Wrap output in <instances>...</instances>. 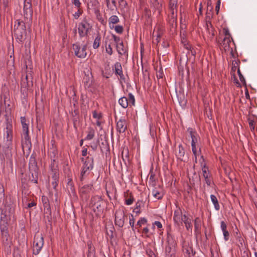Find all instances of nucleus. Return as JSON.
<instances>
[{"mask_svg": "<svg viewBox=\"0 0 257 257\" xmlns=\"http://www.w3.org/2000/svg\"><path fill=\"white\" fill-rule=\"evenodd\" d=\"M134 199L133 196L131 195L130 198L125 199V203L127 205H131L134 202Z\"/></svg>", "mask_w": 257, "mask_h": 257, "instance_id": "obj_62", "label": "nucleus"}, {"mask_svg": "<svg viewBox=\"0 0 257 257\" xmlns=\"http://www.w3.org/2000/svg\"><path fill=\"white\" fill-rule=\"evenodd\" d=\"M100 148L102 153L109 152V146L107 141L105 140L100 145Z\"/></svg>", "mask_w": 257, "mask_h": 257, "instance_id": "obj_40", "label": "nucleus"}, {"mask_svg": "<svg viewBox=\"0 0 257 257\" xmlns=\"http://www.w3.org/2000/svg\"><path fill=\"white\" fill-rule=\"evenodd\" d=\"M89 205L96 215L100 216L103 213L105 202L101 196L96 195L91 197Z\"/></svg>", "mask_w": 257, "mask_h": 257, "instance_id": "obj_3", "label": "nucleus"}, {"mask_svg": "<svg viewBox=\"0 0 257 257\" xmlns=\"http://www.w3.org/2000/svg\"><path fill=\"white\" fill-rule=\"evenodd\" d=\"M237 74L238 75V76L239 77V79L240 80V81L242 83L243 85H244L245 86H246V82H245V80L243 77V76L242 75V74H241L240 71V69H239V68H238V70H237Z\"/></svg>", "mask_w": 257, "mask_h": 257, "instance_id": "obj_56", "label": "nucleus"}, {"mask_svg": "<svg viewBox=\"0 0 257 257\" xmlns=\"http://www.w3.org/2000/svg\"><path fill=\"white\" fill-rule=\"evenodd\" d=\"M182 247V250L185 257H194L195 251L193 250L192 246L189 244H184Z\"/></svg>", "mask_w": 257, "mask_h": 257, "instance_id": "obj_18", "label": "nucleus"}, {"mask_svg": "<svg viewBox=\"0 0 257 257\" xmlns=\"http://www.w3.org/2000/svg\"><path fill=\"white\" fill-rule=\"evenodd\" d=\"M64 173L66 178H70V177H73V172L70 167H69L68 166L64 167Z\"/></svg>", "mask_w": 257, "mask_h": 257, "instance_id": "obj_47", "label": "nucleus"}, {"mask_svg": "<svg viewBox=\"0 0 257 257\" xmlns=\"http://www.w3.org/2000/svg\"><path fill=\"white\" fill-rule=\"evenodd\" d=\"M118 103L123 108H126L129 106L128 98L125 96L119 99Z\"/></svg>", "mask_w": 257, "mask_h": 257, "instance_id": "obj_37", "label": "nucleus"}, {"mask_svg": "<svg viewBox=\"0 0 257 257\" xmlns=\"http://www.w3.org/2000/svg\"><path fill=\"white\" fill-rule=\"evenodd\" d=\"M105 47H106V52L110 55H112V53H113V51H112V49L111 47V45L110 44H108V46L105 45Z\"/></svg>", "mask_w": 257, "mask_h": 257, "instance_id": "obj_64", "label": "nucleus"}, {"mask_svg": "<svg viewBox=\"0 0 257 257\" xmlns=\"http://www.w3.org/2000/svg\"><path fill=\"white\" fill-rule=\"evenodd\" d=\"M152 195L157 199H161L163 197V194L160 191L158 190L156 188L152 190Z\"/></svg>", "mask_w": 257, "mask_h": 257, "instance_id": "obj_43", "label": "nucleus"}, {"mask_svg": "<svg viewBox=\"0 0 257 257\" xmlns=\"http://www.w3.org/2000/svg\"><path fill=\"white\" fill-rule=\"evenodd\" d=\"M7 96L6 94H4V104L6 106V110H5V111H6V114L5 115V116L6 117V120H8V118H9V114H10L11 112V108H9V107L10 106V104H8L7 105V103H6V101H7Z\"/></svg>", "mask_w": 257, "mask_h": 257, "instance_id": "obj_41", "label": "nucleus"}, {"mask_svg": "<svg viewBox=\"0 0 257 257\" xmlns=\"http://www.w3.org/2000/svg\"><path fill=\"white\" fill-rule=\"evenodd\" d=\"M7 126L6 128V137H5L6 139L12 140H13V125L12 124L7 120Z\"/></svg>", "mask_w": 257, "mask_h": 257, "instance_id": "obj_25", "label": "nucleus"}, {"mask_svg": "<svg viewBox=\"0 0 257 257\" xmlns=\"http://www.w3.org/2000/svg\"><path fill=\"white\" fill-rule=\"evenodd\" d=\"M95 135V131L94 130L92 127H89L88 128V134L86 138H85V140H92Z\"/></svg>", "mask_w": 257, "mask_h": 257, "instance_id": "obj_45", "label": "nucleus"}, {"mask_svg": "<svg viewBox=\"0 0 257 257\" xmlns=\"http://www.w3.org/2000/svg\"><path fill=\"white\" fill-rule=\"evenodd\" d=\"M178 0H170L169 7L170 12H176L177 13V6H178Z\"/></svg>", "mask_w": 257, "mask_h": 257, "instance_id": "obj_36", "label": "nucleus"}, {"mask_svg": "<svg viewBox=\"0 0 257 257\" xmlns=\"http://www.w3.org/2000/svg\"><path fill=\"white\" fill-rule=\"evenodd\" d=\"M24 16L25 22L17 20L15 22L13 33L18 43L22 44L26 39V23L31 22L33 19V9L30 0H25L24 4Z\"/></svg>", "mask_w": 257, "mask_h": 257, "instance_id": "obj_1", "label": "nucleus"}, {"mask_svg": "<svg viewBox=\"0 0 257 257\" xmlns=\"http://www.w3.org/2000/svg\"><path fill=\"white\" fill-rule=\"evenodd\" d=\"M190 137L191 138V146L197 145L198 147H201L199 145L198 141L200 140V138L197 133L192 128H188L187 130Z\"/></svg>", "mask_w": 257, "mask_h": 257, "instance_id": "obj_15", "label": "nucleus"}, {"mask_svg": "<svg viewBox=\"0 0 257 257\" xmlns=\"http://www.w3.org/2000/svg\"><path fill=\"white\" fill-rule=\"evenodd\" d=\"M182 222L184 223L187 230L191 232L192 230L191 219L186 214H183V216H182L181 223L182 224Z\"/></svg>", "mask_w": 257, "mask_h": 257, "instance_id": "obj_19", "label": "nucleus"}, {"mask_svg": "<svg viewBox=\"0 0 257 257\" xmlns=\"http://www.w3.org/2000/svg\"><path fill=\"white\" fill-rule=\"evenodd\" d=\"M114 73L116 76H119L120 79L125 80V77L123 74L122 66L119 62H116L114 65Z\"/></svg>", "mask_w": 257, "mask_h": 257, "instance_id": "obj_20", "label": "nucleus"}, {"mask_svg": "<svg viewBox=\"0 0 257 257\" xmlns=\"http://www.w3.org/2000/svg\"><path fill=\"white\" fill-rule=\"evenodd\" d=\"M93 188L92 184L84 185L80 187L79 191L81 197L83 199L87 200L89 197V194L92 190Z\"/></svg>", "mask_w": 257, "mask_h": 257, "instance_id": "obj_11", "label": "nucleus"}, {"mask_svg": "<svg viewBox=\"0 0 257 257\" xmlns=\"http://www.w3.org/2000/svg\"><path fill=\"white\" fill-rule=\"evenodd\" d=\"M0 230L1 231H8V222H1Z\"/></svg>", "mask_w": 257, "mask_h": 257, "instance_id": "obj_57", "label": "nucleus"}, {"mask_svg": "<svg viewBox=\"0 0 257 257\" xmlns=\"http://www.w3.org/2000/svg\"><path fill=\"white\" fill-rule=\"evenodd\" d=\"M167 22L170 31L172 34L176 33L177 28V13L170 12L168 16Z\"/></svg>", "mask_w": 257, "mask_h": 257, "instance_id": "obj_8", "label": "nucleus"}, {"mask_svg": "<svg viewBox=\"0 0 257 257\" xmlns=\"http://www.w3.org/2000/svg\"><path fill=\"white\" fill-rule=\"evenodd\" d=\"M36 154L33 153L31 155L29 162V171L31 174L30 180L34 183H38V175L40 172V169L38 166L36 160Z\"/></svg>", "mask_w": 257, "mask_h": 257, "instance_id": "obj_2", "label": "nucleus"}, {"mask_svg": "<svg viewBox=\"0 0 257 257\" xmlns=\"http://www.w3.org/2000/svg\"><path fill=\"white\" fill-rule=\"evenodd\" d=\"M182 216H183L181 210L178 209L175 211L173 216V220L175 224L179 225L181 222Z\"/></svg>", "mask_w": 257, "mask_h": 257, "instance_id": "obj_27", "label": "nucleus"}, {"mask_svg": "<svg viewBox=\"0 0 257 257\" xmlns=\"http://www.w3.org/2000/svg\"><path fill=\"white\" fill-rule=\"evenodd\" d=\"M100 40L101 36L99 33H98L93 43V48L94 49H97L99 47Z\"/></svg>", "mask_w": 257, "mask_h": 257, "instance_id": "obj_44", "label": "nucleus"}, {"mask_svg": "<svg viewBox=\"0 0 257 257\" xmlns=\"http://www.w3.org/2000/svg\"><path fill=\"white\" fill-rule=\"evenodd\" d=\"M67 189L70 195H75L76 194L74 183H67Z\"/></svg>", "mask_w": 257, "mask_h": 257, "instance_id": "obj_39", "label": "nucleus"}, {"mask_svg": "<svg viewBox=\"0 0 257 257\" xmlns=\"http://www.w3.org/2000/svg\"><path fill=\"white\" fill-rule=\"evenodd\" d=\"M201 221L199 217H196L194 220V231L196 234L201 233Z\"/></svg>", "mask_w": 257, "mask_h": 257, "instance_id": "obj_30", "label": "nucleus"}, {"mask_svg": "<svg viewBox=\"0 0 257 257\" xmlns=\"http://www.w3.org/2000/svg\"><path fill=\"white\" fill-rule=\"evenodd\" d=\"M116 48L118 53L122 56L123 55H125L126 54L127 55V51L124 48V45L123 42L121 41L119 44L116 45Z\"/></svg>", "mask_w": 257, "mask_h": 257, "instance_id": "obj_35", "label": "nucleus"}, {"mask_svg": "<svg viewBox=\"0 0 257 257\" xmlns=\"http://www.w3.org/2000/svg\"><path fill=\"white\" fill-rule=\"evenodd\" d=\"M126 216L124 212L121 209H118L115 213V225L118 226L119 228H122L124 224L125 218Z\"/></svg>", "mask_w": 257, "mask_h": 257, "instance_id": "obj_9", "label": "nucleus"}, {"mask_svg": "<svg viewBox=\"0 0 257 257\" xmlns=\"http://www.w3.org/2000/svg\"><path fill=\"white\" fill-rule=\"evenodd\" d=\"M144 205V202L142 200H138L136 204V207L134 208L133 212L137 214H140L141 213L140 209L142 206Z\"/></svg>", "mask_w": 257, "mask_h": 257, "instance_id": "obj_42", "label": "nucleus"}, {"mask_svg": "<svg viewBox=\"0 0 257 257\" xmlns=\"http://www.w3.org/2000/svg\"><path fill=\"white\" fill-rule=\"evenodd\" d=\"M201 167H202L203 176L205 179V182L208 186H210L211 182V179L209 173L208 172V168L206 166V164L203 165L202 163H201Z\"/></svg>", "mask_w": 257, "mask_h": 257, "instance_id": "obj_17", "label": "nucleus"}, {"mask_svg": "<svg viewBox=\"0 0 257 257\" xmlns=\"http://www.w3.org/2000/svg\"><path fill=\"white\" fill-rule=\"evenodd\" d=\"M9 0H3V5L5 12L8 11Z\"/></svg>", "mask_w": 257, "mask_h": 257, "instance_id": "obj_60", "label": "nucleus"}, {"mask_svg": "<svg viewBox=\"0 0 257 257\" xmlns=\"http://www.w3.org/2000/svg\"><path fill=\"white\" fill-rule=\"evenodd\" d=\"M21 85L22 89V88L28 89L30 87H33V77L32 76L31 74H30V75L27 74L25 78H22L21 82Z\"/></svg>", "mask_w": 257, "mask_h": 257, "instance_id": "obj_13", "label": "nucleus"}, {"mask_svg": "<svg viewBox=\"0 0 257 257\" xmlns=\"http://www.w3.org/2000/svg\"><path fill=\"white\" fill-rule=\"evenodd\" d=\"M83 82L84 83L85 88H89L92 85V76L91 73L85 75L83 77Z\"/></svg>", "mask_w": 257, "mask_h": 257, "instance_id": "obj_26", "label": "nucleus"}, {"mask_svg": "<svg viewBox=\"0 0 257 257\" xmlns=\"http://www.w3.org/2000/svg\"><path fill=\"white\" fill-rule=\"evenodd\" d=\"M210 198L212 202L214 205V208L216 210H219L220 206L216 197L214 195H211Z\"/></svg>", "mask_w": 257, "mask_h": 257, "instance_id": "obj_46", "label": "nucleus"}, {"mask_svg": "<svg viewBox=\"0 0 257 257\" xmlns=\"http://www.w3.org/2000/svg\"><path fill=\"white\" fill-rule=\"evenodd\" d=\"M104 1L106 3L107 8L111 12L113 13V12L117 11L116 2L115 0H104Z\"/></svg>", "mask_w": 257, "mask_h": 257, "instance_id": "obj_24", "label": "nucleus"}, {"mask_svg": "<svg viewBox=\"0 0 257 257\" xmlns=\"http://www.w3.org/2000/svg\"><path fill=\"white\" fill-rule=\"evenodd\" d=\"M88 250L86 252L87 257H96L95 249L91 241L89 240L87 242Z\"/></svg>", "mask_w": 257, "mask_h": 257, "instance_id": "obj_22", "label": "nucleus"}, {"mask_svg": "<svg viewBox=\"0 0 257 257\" xmlns=\"http://www.w3.org/2000/svg\"><path fill=\"white\" fill-rule=\"evenodd\" d=\"M177 96L180 105L183 107H185L187 103V100L185 98L183 94L179 91L178 93L177 92Z\"/></svg>", "mask_w": 257, "mask_h": 257, "instance_id": "obj_34", "label": "nucleus"}, {"mask_svg": "<svg viewBox=\"0 0 257 257\" xmlns=\"http://www.w3.org/2000/svg\"><path fill=\"white\" fill-rule=\"evenodd\" d=\"M53 162L50 165V168L51 170V174H52V178L53 180H56L59 181V170L57 168V166H55L54 165V162L55 160H53Z\"/></svg>", "mask_w": 257, "mask_h": 257, "instance_id": "obj_21", "label": "nucleus"}, {"mask_svg": "<svg viewBox=\"0 0 257 257\" xmlns=\"http://www.w3.org/2000/svg\"><path fill=\"white\" fill-rule=\"evenodd\" d=\"M1 222H7V221L9 219V217L6 214V212L4 211V210H2L1 215Z\"/></svg>", "mask_w": 257, "mask_h": 257, "instance_id": "obj_54", "label": "nucleus"}, {"mask_svg": "<svg viewBox=\"0 0 257 257\" xmlns=\"http://www.w3.org/2000/svg\"><path fill=\"white\" fill-rule=\"evenodd\" d=\"M13 147H10V148H5L3 147V152L4 154V155L7 159L10 160L11 162H12V150Z\"/></svg>", "mask_w": 257, "mask_h": 257, "instance_id": "obj_33", "label": "nucleus"}, {"mask_svg": "<svg viewBox=\"0 0 257 257\" xmlns=\"http://www.w3.org/2000/svg\"><path fill=\"white\" fill-rule=\"evenodd\" d=\"M130 217V224L131 226L132 227V229H133L134 227V224H135V220L134 219V216L133 214H131L129 216Z\"/></svg>", "mask_w": 257, "mask_h": 257, "instance_id": "obj_63", "label": "nucleus"}, {"mask_svg": "<svg viewBox=\"0 0 257 257\" xmlns=\"http://www.w3.org/2000/svg\"><path fill=\"white\" fill-rule=\"evenodd\" d=\"M72 120L73 123V126L75 129H77L76 123L79 121V110L78 109H75L73 112H72Z\"/></svg>", "mask_w": 257, "mask_h": 257, "instance_id": "obj_32", "label": "nucleus"}, {"mask_svg": "<svg viewBox=\"0 0 257 257\" xmlns=\"http://www.w3.org/2000/svg\"><path fill=\"white\" fill-rule=\"evenodd\" d=\"M1 234L3 238V244L4 246L5 250L8 252H10L12 242L8 239V237L9 236L8 230L1 231Z\"/></svg>", "mask_w": 257, "mask_h": 257, "instance_id": "obj_12", "label": "nucleus"}, {"mask_svg": "<svg viewBox=\"0 0 257 257\" xmlns=\"http://www.w3.org/2000/svg\"><path fill=\"white\" fill-rule=\"evenodd\" d=\"M109 25L110 29H113L114 28V26H111V24H115L118 23L119 22V19L118 17L116 15L111 16L108 20Z\"/></svg>", "mask_w": 257, "mask_h": 257, "instance_id": "obj_38", "label": "nucleus"}, {"mask_svg": "<svg viewBox=\"0 0 257 257\" xmlns=\"http://www.w3.org/2000/svg\"><path fill=\"white\" fill-rule=\"evenodd\" d=\"M181 42L183 44L184 47L185 49L187 50L191 49V46L188 44L185 38H181Z\"/></svg>", "mask_w": 257, "mask_h": 257, "instance_id": "obj_58", "label": "nucleus"}, {"mask_svg": "<svg viewBox=\"0 0 257 257\" xmlns=\"http://www.w3.org/2000/svg\"><path fill=\"white\" fill-rule=\"evenodd\" d=\"M147 223V220L145 217H141L140 220L137 222L136 226L138 228H141L143 225L146 224Z\"/></svg>", "mask_w": 257, "mask_h": 257, "instance_id": "obj_51", "label": "nucleus"}, {"mask_svg": "<svg viewBox=\"0 0 257 257\" xmlns=\"http://www.w3.org/2000/svg\"><path fill=\"white\" fill-rule=\"evenodd\" d=\"M81 161L83 162L82 168V174L86 173H90V172L93 169L94 165V159L93 157H87L84 161V158H81Z\"/></svg>", "mask_w": 257, "mask_h": 257, "instance_id": "obj_7", "label": "nucleus"}, {"mask_svg": "<svg viewBox=\"0 0 257 257\" xmlns=\"http://www.w3.org/2000/svg\"><path fill=\"white\" fill-rule=\"evenodd\" d=\"M185 150L182 145H179L178 147V152L176 154L178 159L180 160L181 161L185 162L187 157L185 156Z\"/></svg>", "mask_w": 257, "mask_h": 257, "instance_id": "obj_23", "label": "nucleus"}, {"mask_svg": "<svg viewBox=\"0 0 257 257\" xmlns=\"http://www.w3.org/2000/svg\"><path fill=\"white\" fill-rule=\"evenodd\" d=\"M44 245V238L42 234H36L33 241V253L38 255L42 249Z\"/></svg>", "mask_w": 257, "mask_h": 257, "instance_id": "obj_5", "label": "nucleus"}, {"mask_svg": "<svg viewBox=\"0 0 257 257\" xmlns=\"http://www.w3.org/2000/svg\"><path fill=\"white\" fill-rule=\"evenodd\" d=\"M195 168V165L193 166V170ZM188 177L189 179L190 183L191 185H195V183L198 181L200 182V176L199 175L197 174L195 170H193V176L192 177H190L188 174Z\"/></svg>", "mask_w": 257, "mask_h": 257, "instance_id": "obj_28", "label": "nucleus"}, {"mask_svg": "<svg viewBox=\"0 0 257 257\" xmlns=\"http://www.w3.org/2000/svg\"><path fill=\"white\" fill-rule=\"evenodd\" d=\"M212 9H213L212 7H211L210 12H209V11L207 10V12L206 14V22H207V23L208 22L209 23V25H210V28L211 29V31H212V37H213L214 35V33L213 32V30L212 28V24H211V23L210 21V20L212 18Z\"/></svg>", "mask_w": 257, "mask_h": 257, "instance_id": "obj_31", "label": "nucleus"}, {"mask_svg": "<svg viewBox=\"0 0 257 257\" xmlns=\"http://www.w3.org/2000/svg\"><path fill=\"white\" fill-rule=\"evenodd\" d=\"M12 141V140L6 139L5 137H4V145L3 146V147H5L7 148L10 147H13Z\"/></svg>", "mask_w": 257, "mask_h": 257, "instance_id": "obj_50", "label": "nucleus"}, {"mask_svg": "<svg viewBox=\"0 0 257 257\" xmlns=\"http://www.w3.org/2000/svg\"><path fill=\"white\" fill-rule=\"evenodd\" d=\"M230 41L229 40V37H225L223 41L222 42L221 44L224 46V49L226 50L229 47V43Z\"/></svg>", "mask_w": 257, "mask_h": 257, "instance_id": "obj_49", "label": "nucleus"}, {"mask_svg": "<svg viewBox=\"0 0 257 257\" xmlns=\"http://www.w3.org/2000/svg\"><path fill=\"white\" fill-rule=\"evenodd\" d=\"M42 201L44 208L50 206L49 200L47 196H43L42 197Z\"/></svg>", "mask_w": 257, "mask_h": 257, "instance_id": "obj_52", "label": "nucleus"}, {"mask_svg": "<svg viewBox=\"0 0 257 257\" xmlns=\"http://www.w3.org/2000/svg\"><path fill=\"white\" fill-rule=\"evenodd\" d=\"M93 117L95 118H97L98 120L101 119L102 117V114L101 113H98L96 110L92 111Z\"/></svg>", "mask_w": 257, "mask_h": 257, "instance_id": "obj_61", "label": "nucleus"}, {"mask_svg": "<svg viewBox=\"0 0 257 257\" xmlns=\"http://www.w3.org/2000/svg\"><path fill=\"white\" fill-rule=\"evenodd\" d=\"M44 219L46 222H47L48 224L51 225L52 223V213L44 214Z\"/></svg>", "mask_w": 257, "mask_h": 257, "instance_id": "obj_55", "label": "nucleus"}, {"mask_svg": "<svg viewBox=\"0 0 257 257\" xmlns=\"http://www.w3.org/2000/svg\"><path fill=\"white\" fill-rule=\"evenodd\" d=\"M128 105L130 107L132 106H135V97L134 96V95L131 93H128Z\"/></svg>", "mask_w": 257, "mask_h": 257, "instance_id": "obj_48", "label": "nucleus"}, {"mask_svg": "<svg viewBox=\"0 0 257 257\" xmlns=\"http://www.w3.org/2000/svg\"><path fill=\"white\" fill-rule=\"evenodd\" d=\"M92 26L89 24L87 18H84L78 25V31L79 37L82 38L87 36L88 33L91 31Z\"/></svg>", "mask_w": 257, "mask_h": 257, "instance_id": "obj_4", "label": "nucleus"}, {"mask_svg": "<svg viewBox=\"0 0 257 257\" xmlns=\"http://www.w3.org/2000/svg\"><path fill=\"white\" fill-rule=\"evenodd\" d=\"M115 32L118 34H122L123 31V28L122 26L117 25L114 27Z\"/></svg>", "mask_w": 257, "mask_h": 257, "instance_id": "obj_59", "label": "nucleus"}, {"mask_svg": "<svg viewBox=\"0 0 257 257\" xmlns=\"http://www.w3.org/2000/svg\"><path fill=\"white\" fill-rule=\"evenodd\" d=\"M127 122L124 117L120 118L116 122V131L119 134L123 133L127 130Z\"/></svg>", "mask_w": 257, "mask_h": 257, "instance_id": "obj_14", "label": "nucleus"}, {"mask_svg": "<svg viewBox=\"0 0 257 257\" xmlns=\"http://www.w3.org/2000/svg\"><path fill=\"white\" fill-rule=\"evenodd\" d=\"M21 123L22 125V136L25 140L26 144H31V138L29 135V121L25 116L21 117Z\"/></svg>", "mask_w": 257, "mask_h": 257, "instance_id": "obj_6", "label": "nucleus"}, {"mask_svg": "<svg viewBox=\"0 0 257 257\" xmlns=\"http://www.w3.org/2000/svg\"><path fill=\"white\" fill-rule=\"evenodd\" d=\"M167 245L166 246L165 248V252L166 253V255H169L171 252L172 247H175V245L176 244L173 239V236L169 233H168L167 234Z\"/></svg>", "mask_w": 257, "mask_h": 257, "instance_id": "obj_16", "label": "nucleus"}, {"mask_svg": "<svg viewBox=\"0 0 257 257\" xmlns=\"http://www.w3.org/2000/svg\"><path fill=\"white\" fill-rule=\"evenodd\" d=\"M87 45H84L82 48L77 44H73V50L76 56L79 58H84L87 55Z\"/></svg>", "mask_w": 257, "mask_h": 257, "instance_id": "obj_10", "label": "nucleus"}, {"mask_svg": "<svg viewBox=\"0 0 257 257\" xmlns=\"http://www.w3.org/2000/svg\"><path fill=\"white\" fill-rule=\"evenodd\" d=\"M220 227L223 232L224 240L225 241L228 240L229 238V233L227 230V225L224 221H221Z\"/></svg>", "mask_w": 257, "mask_h": 257, "instance_id": "obj_29", "label": "nucleus"}, {"mask_svg": "<svg viewBox=\"0 0 257 257\" xmlns=\"http://www.w3.org/2000/svg\"><path fill=\"white\" fill-rule=\"evenodd\" d=\"M240 63L239 60L238 61H232V67L231 68V72H233V74H234V72H235L236 69H238L239 68L238 64Z\"/></svg>", "mask_w": 257, "mask_h": 257, "instance_id": "obj_53", "label": "nucleus"}]
</instances>
